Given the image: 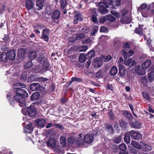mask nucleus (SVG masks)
I'll list each match as a JSON object with an SVG mask.
<instances>
[{"label":"nucleus","instance_id":"54","mask_svg":"<svg viewBox=\"0 0 154 154\" xmlns=\"http://www.w3.org/2000/svg\"><path fill=\"white\" fill-rule=\"evenodd\" d=\"M119 122L120 126L122 127H125L127 125V123L125 122L123 120H121Z\"/></svg>","mask_w":154,"mask_h":154},{"label":"nucleus","instance_id":"17","mask_svg":"<svg viewBox=\"0 0 154 154\" xmlns=\"http://www.w3.org/2000/svg\"><path fill=\"white\" fill-rule=\"evenodd\" d=\"M122 52L125 58H126L128 57L132 56L134 53V51L132 50H130L129 51L127 52L125 50L123 49L122 50Z\"/></svg>","mask_w":154,"mask_h":154},{"label":"nucleus","instance_id":"60","mask_svg":"<svg viewBox=\"0 0 154 154\" xmlns=\"http://www.w3.org/2000/svg\"><path fill=\"white\" fill-rule=\"evenodd\" d=\"M112 58V57L110 55H108L104 59L105 62H107L109 61Z\"/></svg>","mask_w":154,"mask_h":154},{"label":"nucleus","instance_id":"19","mask_svg":"<svg viewBox=\"0 0 154 154\" xmlns=\"http://www.w3.org/2000/svg\"><path fill=\"white\" fill-rule=\"evenodd\" d=\"M37 56V52L34 50L31 51L28 53L29 58L31 60L35 59Z\"/></svg>","mask_w":154,"mask_h":154},{"label":"nucleus","instance_id":"35","mask_svg":"<svg viewBox=\"0 0 154 154\" xmlns=\"http://www.w3.org/2000/svg\"><path fill=\"white\" fill-rule=\"evenodd\" d=\"M25 53V50L22 48L19 49L18 50V55L21 57H24Z\"/></svg>","mask_w":154,"mask_h":154},{"label":"nucleus","instance_id":"5","mask_svg":"<svg viewBox=\"0 0 154 154\" xmlns=\"http://www.w3.org/2000/svg\"><path fill=\"white\" fill-rule=\"evenodd\" d=\"M129 133L132 139H133L138 140L142 137L141 134L138 132L131 130L129 132Z\"/></svg>","mask_w":154,"mask_h":154},{"label":"nucleus","instance_id":"52","mask_svg":"<svg viewBox=\"0 0 154 154\" xmlns=\"http://www.w3.org/2000/svg\"><path fill=\"white\" fill-rule=\"evenodd\" d=\"M67 4V2L66 0H61L60 5L62 8H64Z\"/></svg>","mask_w":154,"mask_h":154},{"label":"nucleus","instance_id":"50","mask_svg":"<svg viewBox=\"0 0 154 154\" xmlns=\"http://www.w3.org/2000/svg\"><path fill=\"white\" fill-rule=\"evenodd\" d=\"M107 19L111 22H113L115 21L116 20L115 18L113 17L112 16L110 15H107L106 16Z\"/></svg>","mask_w":154,"mask_h":154},{"label":"nucleus","instance_id":"43","mask_svg":"<svg viewBox=\"0 0 154 154\" xmlns=\"http://www.w3.org/2000/svg\"><path fill=\"white\" fill-rule=\"evenodd\" d=\"M105 127L106 130L109 132V133H113V131L112 127L108 124H106Z\"/></svg>","mask_w":154,"mask_h":154},{"label":"nucleus","instance_id":"6","mask_svg":"<svg viewBox=\"0 0 154 154\" xmlns=\"http://www.w3.org/2000/svg\"><path fill=\"white\" fill-rule=\"evenodd\" d=\"M27 110L29 116H34L36 114V109L33 105H30L27 109Z\"/></svg>","mask_w":154,"mask_h":154},{"label":"nucleus","instance_id":"26","mask_svg":"<svg viewBox=\"0 0 154 154\" xmlns=\"http://www.w3.org/2000/svg\"><path fill=\"white\" fill-rule=\"evenodd\" d=\"M125 64L127 66H129L131 64V65L133 66L136 64V62L134 61H132L131 59H126L125 60L124 62Z\"/></svg>","mask_w":154,"mask_h":154},{"label":"nucleus","instance_id":"58","mask_svg":"<svg viewBox=\"0 0 154 154\" xmlns=\"http://www.w3.org/2000/svg\"><path fill=\"white\" fill-rule=\"evenodd\" d=\"M108 31V29L105 26H103L101 27L100 31L102 32H107Z\"/></svg>","mask_w":154,"mask_h":154},{"label":"nucleus","instance_id":"15","mask_svg":"<svg viewBox=\"0 0 154 154\" xmlns=\"http://www.w3.org/2000/svg\"><path fill=\"white\" fill-rule=\"evenodd\" d=\"M82 134H79V137L77 138L76 140V143L77 144L79 145H83L85 144V142L84 141V138H82Z\"/></svg>","mask_w":154,"mask_h":154},{"label":"nucleus","instance_id":"48","mask_svg":"<svg viewBox=\"0 0 154 154\" xmlns=\"http://www.w3.org/2000/svg\"><path fill=\"white\" fill-rule=\"evenodd\" d=\"M122 140V137L120 135L116 137L114 140V142L116 143H118L120 142Z\"/></svg>","mask_w":154,"mask_h":154},{"label":"nucleus","instance_id":"33","mask_svg":"<svg viewBox=\"0 0 154 154\" xmlns=\"http://www.w3.org/2000/svg\"><path fill=\"white\" fill-rule=\"evenodd\" d=\"M39 94L38 92H35L33 93L31 97V98L32 100H37L39 97Z\"/></svg>","mask_w":154,"mask_h":154},{"label":"nucleus","instance_id":"56","mask_svg":"<svg viewBox=\"0 0 154 154\" xmlns=\"http://www.w3.org/2000/svg\"><path fill=\"white\" fill-rule=\"evenodd\" d=\"M79 49L80 51H85L88 49L87 46L86 45L82 46Z\"/></svg>","mask_w":154,"mask_h":154},{"label":"nucleus","instance_id":"42","mask_svg":"<svg viewBox=\"0 0 154 154\" xmlns=\"http://www.w3.org/2000/svg\"><path fill=\"white\" fill-rule=\"evenodd\" d=\"M148 78L150 82L154 81V73L152 72L149 73L148 74Z\"/></svg>","mask_w":154,"mask_h":154},{"label":"nucleus","instance_id":"3","mask_svg":"<svg viewBox=\"0 0 154 154\" xmlns=\"http://www.w3.org/2000/svg\"><path fill=\"white\" fill-rule=\"evenodd\" d=\"M74 18L73 23L74 24H77L78 21H82L83 20V17L82 14L78 11H75L74 12Z\"/></svg>","mask_w":154,"mask_h":154},{"label":"nucleus","instance_id":"59","mask_svg":"<svg viewBox=\"0 0 154 154\" xmlns=\"http://www.w3.org/2000/svg\"><path fill=\"white\" fill-rule=\"evenodd\" d=\"M27 78V75L25 73H23L21 76V79L22 81L25 80Z\"/></svg>","mask_w":154,"mask_h":154},{"label":"nucleus","instance_id":"57","mask_svg":"<svg viewBox=\"0 0 154 154\" xmlns=\"http://www.w3.org/2000/svg\"><path fill=\"white\" fill-rule=\"evenodd\" d=\"M106 16L101 17L99 19V21L100 22L103 23L106 21Z\"/></svg>","mask_w":154,"mask_h":154},{"label":"nucleus","instance_id":"10","mask_svg":"<svg viewBox=\"0 0 154 154\" xmlns=\"http://www.w3.org/2000/svg\"><path fill=\"white\" fill-rule=\"evenodd\" d=\"M134 69L136 73L139 75H143L145 74V70L142 69L140 65L136 66Z\"/></svg>","mask_w":154,"mask_h":154},{"label":"nucleus","instance_id":"62","mask_svg":"<svg viewBox=\"0 0 154 154\" xmlns=\"http://www.w3.org/2000/svg\"><path fill=\"white\" fill-rule=\"evenodd\" d=\"M129 149V150L131 151V152H133L134 154H135L137 152V151L136 149H134L132 148L131 146H130L129 145L128 146Z\"/></svg>","mask_w":154,"mask_h":154},{"label":"nucleus","instance_id":"64","mask_svg":"<svg viewBox=\"0 0 154 154\" xmlns=\"http://www.w3.org/2000/svg\"><path fill=\"white\" fill-rule=\"evenodd\" d=\"M142 15L143 17H147L149 15V13L148 12H146L144 11L142 12Z\"/></svg>","mask_w":154,"mask_h":154},{"label":"nucleus","instance_id":"51","mask_svg":"<svg viewBox=\"0 0 154 154\" xmlns=\"http://www.w3.org/2000/svg\"><path fill=\"white\" fill-rule=\"evenodd\" d=\"M72 81L75 82H81L82 81V79L81 78L76 77H73L71 79Z\"/></svg>","mask_w":154,"mask_h":154},{"label":"nucleus","instance_id":"31","mask_svg":"<svg viewBox=\"0 0 154 154\" xmlns=\"http://www.w3.org/2000/svg\"><path fill=\"white\" fill-rule=\"evenodd\" d=\"M142 95L143 98L147 101H150L151 100L149 94L145 91L143 92L142 93Z\"/></svg>","mask_w":154,"mask_h":154},{"label":"nucleus","instance_id":"9","mask_svg":"<svg viewBox=\"0 0 154 154\" xmlns=\"http://www.w3.org/2000/svg\"><path fill=\"white\" fill-rule=\"evenodd\" d=\"M31 81H38V82H44L48 80V79L45 78L39 77L36 75H31L29 77Z\"/></svg>","mask_w":154,"mask_h":154},{"label":"nucleus","instance_id":"37","mask_svg":"<svg viewBox=\"0 0 154 154\" xmlns=\"http://www.w3.org/2000/svg\"><path fill=\"white\" fill-rule=\"evenodd\" d=\"M129 133H126L125 134L124 138V141L127 144H128L130 143L131 138L129 135Z\"/></svg>","mask_w":154,"mask_h":154},{"label":"nucleus","instance_id":"4","mask_svg":"<svg viewBox=\"0 0 154 154\" xmlns=\"http://www.w3.org/2000/svg\"><path fill=\"white\" fill-rule=\"evenodd\" d=\"M84 141L87 143L90 144L94 140V137L93 134L90 133H87L84 135Z\"/></svg>","mask_w":154,"mask_h":154},{"label":"nucleus","instance_id":"11","mask_svg":"<svg viewBox=\"0 0 154 154\" xmlns=\"http://www.w3.org/2000/svg\"><path fill=\"white\" fill-rule=\"evenodd\" d=\"M92 63L93 66L96 68L100 67L103 64L102 61L98 58L94 59Z\"/></svg>","mask_w":154,"mask_h":154},{"label":"nucleus","instance_id":"49","mask_svg":"<svg viewBox=\"0 0 154 154\" xmlns=\"http://www.w3.org/2000/svg\"><path fill=\"white\" fill-rule=\"evenodd\" d=\"M85 37V35L83 34H78L76 35V39L78 40H81Z\"/></svg>","mask_w":154,"mask_h":154},{"label":"nucleus","instance_id":"53","mask_svg":"<svg viewBox=\"0 0 154 154\" xmlns=\"http://www.w3.org/2000/svg\"><path fill=\"white\" fill-rule=\"evenodd\" d=\"M141 82L143 84L145 85L148 83L149 81L148 80L146 77L143 76L142 78Z\"/></svg>","mask_w":154,"mask_h":154},{"label":"nucleus","instance_id":"38","mask_svg":"<svg viewBox=\"0 0 154 154\" xmlns=\"http://www.w3.org/2000/svg\"><path fill=\"white\" fill-rule=\"evenodd\" d=\"M112 3V0H104L103 2H102L105 8H108L109 5L111 4Z\"/></svg>","mask_w":154,"mask_h":154},{"label":"nucleus","instance_id":"47","mask_svg":"<svg viewBox=\"0 0 154 154\" xmlns=\"http://www.w3.org/2000/svg\"><path fill=\"white\" fill-rule=\"evenodd\" d=\"M17 87H20L21 86L22 88H25L26 86V85L22 83L18 82L16 83L14 85V88H16V86Z\"/></svg>","mask_w":154,"mask_h":154},{"label":"nucleus","instance_id":"14","mask_svg":"<svg viewBox=\"0 0 154 154\" xmlns=\"http://www.w3.org/2000/svg\"><path fill=\"white\" fill-rule=\"evenodd\" d=\"M49 32V30L48 29H44L42 31V38L46 42H48L49 41V38L47 36Z\"/></svg>","mask_w":154,"mask_h":154},{"label":"nucleus","instance_id":"29","mask_svg":"<svg viewBox=\"0 0 154 154\" xmlns=\"http://www.w3.org/2000/svg\"><path fill=\"white\" fill-rule=\"evenodd\" d=\"M131 21V19L129 17H122L121 20V22L123 23H128Z\"/></svg>","mask_w":154,"mask_h":154},{"label":"nucleus","instance_id":"20","mask_svg":"<svg viewBox=\"0 0 154 154\" xmlns=\"http://www.w3.org/2000/svg\"><path fill=\"white\" fill-rule=\"evenodd\" d=\"M60 11L58 10H55L51 13V15L53 19H58L60 17Z\"/></svg>","mask_w":154,"mask_h":154},{"label":"nucleus","instance_id":"41","mask_svg":"<svg viewBox=\"0 0 154 154\" xmlns=\"http://www.w3.org/2000/svg\"><path fill=\"white\" fill-rule=\"evenodd\" d=\"M123 113L124 115L126 117L129 119L131 120L132 119V116L131 114L127 111H124Z\"/></svg>","mask_w":154,"mask_h":154},{"label":"nucleus","instance_id":"16","mask_svg":"<svg viewBox=\"0 0 154 154\" xmlns=\"http://www.w3.org/2000/svg\"><path fill=\"white\" fill-rule=\"evenodd\" d=\"M151 62L150 60L147 59L142 64L141 66L143 69L146 70L151 65Z\"/></svg>","mask_w":154,"mask_h":154},{"label":"nucleus","instance_id":"32","mask_svg":"<svg viewBox=\"0 0 154 154\" xmlns=\"http://www.w3.org/2000/svg\"><path fill=\"white\" fill-rule=\"evenodd\" d=\"M131 126L134 128L139 129L141 127L142 125L137 122H135L132 123Z\"/></svg>","mask_w":154,"mask_h":154},{"label":"nucleus","instance_id":"2","mask_svg":"<svg viewBox=\"0 0 154 154\" xmlns=\"http://www.w3.org/2000/svg\"><path fill=\"white\" fill-rule=\"evenodd\" d=\"M14 98L16 101L19 103V105L20 107H23L25 105V100L23 96L16 93L14 96Z\"/></svg>","mask_w":154,"mask_h":154},{"label":"nucleus","instance_id":"7","mask_svg":"<svg viewBox=\"0 0 154 154\" xmlns=\"http://www.w3.org/2000/svg\"><path fill=\"white\" fill-rule=\"evenodd\" d=\"M98 5L99 6V11L102 14H106L108 12L109 10L106 9L108 8H105V6L103 5L102 2H99L98 3Z\"/></svg>","mask_w":154,"mask_h":154},{"label":"nucleus","instance_id":"23","mask_svg":"<svg viewBox=\"0 0 154 154\" xmlns=\"http://www.w3.org/2000/svg\"><path fill=\"white\" fill-rule=\"evenodd\" d=\"M36 122L38 125L41 127H43L46 124V121L43 119H39Z\"/></svg>","mask_w":154,"mask_h":154},{"label":"nucleus","instance_id":"22","mask_svg":"<svg viewBox=\"0 0 154 154\" xmlns=\"http://www.w3.org/2000/svg\"><path fill=\"white\" fill-rule=\"evenodd\" d=\"M33 128L32 124L30 123L24 128V131L26 133H30L32 131Z\"/></svg>","mask_w":154,"mask_h":154},{"label":"nucleus","instance_id":"18","mask_svg":"<svg viewBox=\"0 0 154 154\" xmlns=\"http://www.w3.org/2000/svg\"><path fill=\"white\" fill-rule=\"evenodd\" d=\"M141 149L145 151H149L151 150V147L150 145L142 142Z\"/></svg>","mask_w":154,"mask_h":154},{"label":"nucleus","instance_id":"24","mask_svg":"<svg viewBox=\"0 0 154 154\" xmlns=\"http://www.w3.org/2000/svg\"><path fill=\"white\" fill-rule=\"evenodd\" d=\"M40 86L38 83H35L31 84L30 85V88L33 91H37L39 89Z\"/></svg>","mask_w":154,"mask_h":154},{"label":"nucleus","instance_id":"63","mask_svg":"<svg viewBox=\"0 0 154 154\" xmlns=\"http://www.w3.org/2000/svg\"><path fill=\"white\" fill-rule=\"evenodd\" d=\"M9 38L8 35H4V37L3 38V40H4L5 42H8L9 40Z\"/></svg>","mask_w":154,"mask_h":154},{"label":"nucleus","instance_id":"21","mask_svg":"<svg viewBox=\"0 0 154 154\" xmlns=\"http://www.w3.org/2000/svg\"><path fill=\"white\" fill-rule=\"evenodd\" d=\"M119 74L121 77H123L126 74V72L125 67L122 65H120L119 66Z\"/></svg>","mask_w":154,"mask_h":154},{"label":"nucleus","instance_id":"46","mask_svg":"<svg viewBox=\"0 0 154 154\" xmlns=\"http://www.w3.org/2000/svg\"><path fill=\"white\" fill-rule=\"evenodd\" d=\"M33 65L31 61H29L26 63L24 65V67L26 68H29L31 67Z\"/></svg>","mask_w":154,"mask_h":154},{"label":"nucleus","instance_id":"1","mask_svg":"<svg viewBox=\"0 0 154 154\" xmlns=\"http://www.w3.org/2000/svg\"><path fill=\"white\" fill-rule=\"evenodd\" d=\"M37 60L39 63H41L43 61L44 63L42 65L43 70L44 71L47 70L49 67V64L47 59L43 55H40L37 58Z\"/></svg>","mask_w":154,"mask_h":154},{"label":"nucleus","instance_id":"34","mask_svg":"<svg viewBox=\"0 0 154 154\" xmlns=\"http://www.w3.org/2000/svg\"><path fill=\"white\" fill-rule=\"evenodd\" d=\"M60 143L63 147L66 146V138L63 136H61L60 138Z\"/></svg>","mask_w":154,"mask_h":154},{"label":"nucleus","instance_id":"13","mask_svg":"<svg viewBox=\"0 0 154 154\" xmlns=\"http://www.w3.org/2000/svg\"><path fill=\"white\" fill-rule=\"evenodd\" d=\"M16 51L15 50H10L7 52V56L8 58L11 60H14L16 56Z\"/></svg>","mask_w":154,"mask_h":154},{"label":"nucleus","instance_id":"44","mask_svg":"<svg viewBox=\"0 0 154 154\" xmlns=\"http://www.w3.org/2000/svg\"><path fill=\"white\" fill-rule=\"evenodd\" d=\"M119 149L121 151H125L127 149L126 145L124 143L120 144L119 145Z\"/></svg>","mask_w":154,"mask_h":154},{"label":"nucleus","instance_id":"61","mask_svg":"<svg viewBox=\"0 0 154 154\" xmlns=\"http://www.w3.org/2000/svg\"><path fill=\"white\" fill-rule=\"evenodd\" d=\"M123 48L126 50H128L130 48V46L128 43H125L124 45Z\"/></svg>","mask_w":154,"mask_h":154},{"label":"nucleus","instance_id":"45","mask_svg":"<svg viewBox=\"0 0 154 154\" xmlns=\"http://www.w3.org/2000/svg\"><path fill=\"white\" fill-rule=\"evenodd\" d=\"M36 5L40 9H42L43 7V3L42 1L41 0H38L36 1Z\"/></svg>","mask_w":154,"mask_h":154},{"label":"nucleus","instance_id":"12","mask_svg":"<svg viewBox=\"0 0 154 154\" xmlns=\"http://www.w3.org/2000/svg\"><path fill=\"white\" fill-rule=\"evenodd\" d=\"M16 88L17 89V93L24 97H26L28 96V93L24 89L21 88Z\"/></svg>","mask_w":154,"mask_h":154},{"label":"nucleus","instance_id":"30","mask_svg":"<svg viewBox=\"0 0 154 154\" xmlns=\"http://www.w3.org/2000/svg\"><path fill=\"white\" fill-rule=\"evenodd\" d=\"M118 72V69L116 66H113L111 68L110 74L111 75H115L117 74Z\"/></svg>","mask_w":154,"mask_h":154},{"label":"nucleus","instance_id":"39","mask_svg":"<svg viewBox=\"0 0 154 154\" xmlns=\"http://www.w3.org/2000/svg\"><path fill=\"white\" fill-rule=\"evenodd\" d=\"M135 32L137 34L140 35L143 34V29L140 25H139L138 28H136Z\"/></svg>","mask_w":154,"mask_h":154},{"label":"nucleus","instance_id":"28","mask_svg":"<svg viewBox=\"0 0 154 154\" xmlns=\"http://www.w3.org/2000/svg\"><path fill=\"white\" fill-rule=\"evenodd\" d=\"M142 142H140V144L137 143V142L132 140L131 143V144L135 148L139 149H141Z\"/></svg>","mask_w":154,"mask_h":154},{"label":"nucleus","instance_id":"8","mask_svg":"<svg viewBox=\"0 0 154 154\" xmlns=\"http://www.w3.org/2000/svg\"><path fill=\"white\" fill-rule=\"evenodd\" d=\"M56 140L55 139L51 138L49 139L47 142L48 146L52 148H54L56 146Z\"/></svg>","mask_w":154,"mask_h":154},{"label":"nucleus","instance_id":"55","mask_svg":"<svg viewBox=\"0 0 154 154\" xmlns=\"http://www.w3.org/2000/svg\"><path fill=\"white\" fill-rule=\"evenodd\" d=\"M111 13L112 14L114 15L117 17H119L120 16V13L117 12L116 11H111Z\"/></svg>","mask_w":154,"mask_h":154},{"label":"nucleus","instance_id":"40","mask_svg":"<svg viewBox=\"0 0 154 154\" xmlns=\"http://www.w3.org/2000/svg\"><path fill=\"white\" fill-rule=\"evenodd\" d=\"M86 60V57L83 54H81L79 57V61L81 63L84 62Z\"/></svg>","mask_w":154,"mask_h":154},{"label":"nucleus","instance_id":"36","mask_svg":"<svg viewBox=\"0 0 154 154\" xmlns=\"http://www.w3.org/2000/svg\"><path fill=\"white\" fill-rule=\"evenodd\" d=\"M95 56V52L94 50H91L88 52L87 55L86 57L88 59H90Z\"/></svg>","mask_w":154,"mask_h":154},{"label":"nucleus","instance_id":"27","mask_svg":"<svg viewBox=\"0 0 154 154\" xmlns=\"http://www.w3.org/2000/svg\"><path fill=\"white\" fill-rule=\"evenodd\" d=\"M7 54L5 52H0V60L2 61H5L7 59Z\"/></svg>","mask_w":154,"mask_h":154},{"label":"nucleus","instance_id":"25","mask_svg":"<svg viewBox=\"0 0 154 154\" xmlns=\"http://www.w3.org/2000/svg\"><path fill=\"white\" fill-rule=\"evenodd\" d=\"M26 7L28 10L33 8V4L32 0H27L26 3Z\"/></svg>","mask_w":154,"mask_h":154}]
</instances>
